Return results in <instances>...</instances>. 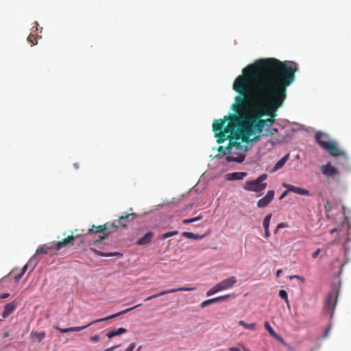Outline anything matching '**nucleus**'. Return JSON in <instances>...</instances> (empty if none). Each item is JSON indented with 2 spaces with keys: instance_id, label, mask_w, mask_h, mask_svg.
<instances>
[{
  "instance_id": "1",
  "label": "nucleus",
  "mask_w": 351,
  "mask_h": 351,
  "mask_svg": "<svg viewBox=\"0 0 351 351\" xmlns=\"http://www.w3.org/2000/svg\"><path fill=\"white\" fill-rule=\"evenodd\" d=\"M298 69L295 63L274 58L259 59L247 65L233 83V89L239 94L233 110L243 113L251 106L259 112V117L267 115L275 119Z\"/></svg>"
},
{
  "instance_id": "2",
  "label": "nucleus",
  "mask_w": 351,
  "mask_h": 351,
  "mask_svg": "<svg viewBox=\"0 0 351 351\" xmlns=\"http://www.w3.org/2000/svg\"><path fill=\"white\" fill-rule=\"evenodd\" d=\"M241 121L239 115L231 114L223 117V119H216L213 123V130L217 142L222 143L226 140L229 141L228 156L226 158L228 162H242L249 147L261 139V135H256L253 138H251L252 135H247Z\"/></svg>"
},
{
  "instance_id": "3",
  "label": "nucleus",
  "mask_w": 351,
  "mask_h": 351,
  "mask_svg": "<svg viewBox=\"0 0 351 351\" xmlns=\"http://www.w3.org/2000/svg\"><path fill=\"white\" fill-rule=\"evenodd\" d=\"M239 115L241 119V123L244 126V132L247 135L258 134L261 135L265 126L271 125L275 119H262L263 117H259V112L251 108L250 113H241Z\"/></svg>"
},
{
  "instance_id": "4",
  "label": "nucleus",
  "mask_w": 351,
  "mask_h": 351,
  "mask_svg": "<svg viewBox=\"0 0 351 351\" xmlns=\"http://www.w3.org/2000/svg\"><path fill=\"white\" fill-rule=\"evenodd\" d=\"M105 231H106V226L93 225L86 234H81V237H83L82 242L86 243L88 245L90 246L96 245L107 237V234L103 236L98 234L100 233H104Z\"/></svg>"
},
{
  "instance_id": "5",
  "label": "nucleus",
  "mask_w": 351,
  "mask_h": 351,
  "mask_svg": "<svg viewBox=\"0 0 351 351\" xmlns=\"http://www.w3.org/2000/svg\"><path fill=\"white\" fill-rule=\"evenodd\" d=\"M267 174L263 173L256 179L247 180L245 182L243 189L247 191L260 193L267 188V183L263 182L267 178Z\"/></svg>"
},
{
  "instance_id": "6",
  "label": "nucleus",
  "mask_w": 351,
  "mask_h": 351,
  "mask_svg": "<svg viewBox=\"0 0 351 351\" xmlns=\"http://www.w3.org/2000/svg\"><path fill=\"white\" fill-rule=\"evenodd\" d=\"M338 295V291L335 289L328 293L326 298V303L324 306V313L328 314L330 318L333 315L337 305Z\"/></svg>"
},
{
  "instance_id": "7",
  "label": "nucleus",
  "mask_w": 351,
  "mask_h": 351,
  "mask_svg": "<svg viewBox=\"0 0 351 351\" xmlns=\"http://www.w3.org/2000/svg\"><path fill=\"white\" fill-rule=\"evenodd\" d=\"M141 304H137L134 306H132L131 308H127V309H125L122 311H120L119 313H117L115 314H113L112 315H110V316H108L106 317H104V318H101V319H96L95 321H93L91 322H90L89 324H88L86 326H77V327H71V332H79V331H81L85 328H86L87 327H88L89 326L93 324H96V323H98V322H104V321H106V320H108V319H112V318H115V317H117L121 315H123L125 313H127L128 312L140 306Z\"/></svg>"
},
{
  "instance_id": "8",
  "label": "nucleus",
  "mask_w": 351,
  "mask_h": 351,
  "mask_svg": "<svg viewBox=\"0 0 351 351\" xmlns=\"http://www.w3.org/2000/svg\"><path fill=\"white\" fill-rule=\"evenodd\" d=\"M80 237H81V234H77L75 237L73 234L69 235L62 241L50 243V246L48 248H54L56 250H60L63 247L71 246L74 243L75 239Z\"/></svg>"
},
{
  "instance_id": "9",
  "label": "nucleus",
  "mask_w": 351,
  "mask_h": 351,
  "mask_svg": "<svg viewBox=\"0 0 351 351\" xmlns=\"http://www.w3.org/2000/svg\"><path fill=\"white\" fill-rule=\"evenodd\" d=\"M323 143V149L333 156H346V153L339 149L335 141H330L329 143Z\"/></svg>"
},
{
  "instance_id": "10",
  "label": "nucleus",
  "mask_w": 351,
  "mask_h": 351,
  "mask_svg": "<svg viewBox=\"0 0 351 351\" xmlns=\"http://www.w3.org/2000/svg\"><path fill=\"white\" fill-rule=\"evenodd\" d=\"M196 288L195 287H180V288H177V289H169V290H165V291H162L158 293H156V294H154V295H152L151 296H149L147 297V298L145 299V301H149L152 299H154V298H158L159 296H162V295H166V294H168V293H176V292H178V291H194L195 290Z\"/></svg>"
},
{
  "instance_id": "11",
  "label": "nucleus",
  "mask_w": 351,
  "mask_h": 351,
  "mask_svg": "<svg viewBox=\"0 0 351 351\" xmlns=\"http://www.w3.org/2000/svg\"><path fill=\"white\" fill-rule=\"evenodd\" d=\"M237 282V280L235 276H231L226 279L223 280L220 282L217 283V287L219 289L220 291L223 290L228 289L232 287Z\"/></svg>"
},
{
  "instance_id": "12",
  "label": "nucleus",
  "mask_w": 351,
  "mask_h": 351,
  "mask_svg": "<svg viewBox=\"0 0 351 351\" xmlns=\"http://www.w3.org/2000/svg\"><path fill=\"white\" fill-rule=\"evenodd\" d=\"M275 192L274 190H269L267 191L265 196L260 199L257 202V206L258 208L266 207L274 199Z\"/></svg>"
},
{
  "instance_id": "13",
  "label": "nucleus",
  "mask_w": 351,
  "mask_h": 351,
  "mask_svg": "<svg viewBox=\"0 0 351 351\" xmlns=\"http://www.w3.org/2000/svg\"><path fill=\"white\" fill-rule=\"evenodd\" d=\"M320 168L322 173L327 178L332 177L339 173L338 169L334 166L331 165L330 163L322 165Z\"/></svg>"
},
{
  "instance_id": "14",
  "label": "nucleus",
  "mask_w": 351,
  "mask_h": 351,
  "mask_svg": "<svg viewBox=\"0 0 351 351\" xmlns=\"http://www.w3.org/2000/svg\"><path fill=\"white\" fill-rule=\"evenodd\" d=\"M130 217H132V219H134V213L127 214L124 216H121V217H119L118 221L112 223L111 224V226H115L116 228H125L127 226L128 223H129V221H130L129 218Z\"/></svg>"
},
{
  "instance_id": "15",
  "label": "nucleus",
  "mask_w": 351,
  "mask_h": 351,
  "mask_svg": "<svg viewBox=\"0 0 351 351\" xmlns=\"http://www.w3.org/2000/svg\"><path fill=\"white\" fill-rule=\"evenodd\" d=\"M283 186L288 189V191H289V192H293L296 194L301 195H310V191L305 189H302V188L295 186L289 184H283Z\"/></svg>"
},
{
  "instance_id": "16",
  "label": "nucleus",
  "mask_w": 351,
  "mask_h": 351,
  "mask_svg": "<svg viewBox=\"0 0 351 351\" xmlns=\"http://www.w3.org/2000/svg\"><path fill=\"white\" fill-rule=\"evenodd\" d=\"M265 328L274 338L279 341L283 346H287V343L274 331L268 322H265Z\"/></svg>"
},
{
  "instance_id": "17",
  "label": "nucleus",
  "mask_w": 351,
  "mask_h": 351,
  "mask_svg": "<svg viewBox=\"0 0 351 351\" xmlns=\"http://www.w3.org/2000/svg\"><path fill=\"white\" fill-rule=\"evenodd\" d=\"M154 237V233L153 232H147L143 237L138 239L136 243L138 245H147L152 241Z\"/></svg>"
},
{
  "instance_id": "18",
  "label": "nucleus",
  "mask_w": 351,
  "mask_h": 351,
  "mask_svg": "<svg viewBox=\"0 0 351 351\" xmlns=\"http://www.w3.org/2000/svg\"><path fill=\"white\" fill-rule=\"evenodd\" d=\"M246 176H247L246 172H234V173H227L226 175V180H229V181L241 180Z\"/></svg>"
},
{
  "instance_id": "19",
  "label": "nucleus",
  "mask_w": 351,
  "mask_h": 351,
  "mask_svg": "<svg viewBox=\"0 0 351 351\" xmlns=\"http://www.w3.org/2000/svg\"><path fill=\"white\" fill-rule=\"evenodd\" d=\"M315 139L318 145L323 148V143H329V136L322 132H317L315 134Z\"/></svg>"
},
{
  "instance_id": "20",
  "label": "nucleus",
  "mask_w": 351,
  "mask_h": 351,
  "mask_svg": "<svg viewBox=\"0 0 351 351\" xmlns=\"http://www.w3.org/2000/svg\"><path fill=\"white\" fill-rule=\"evenodd\" d=\"M16 307V303L15 302H12L10 303H8L5 305L3 311L2 313L3 318L8 317L13 311L15 310Z\"/></svg>"
},
{
  "instance_id": "21",
  "label": "nucleus",
  "mask_w": 351,
  "mask_h": 351,
  "mask_svg": "<svg viewBox=\"0 0 351 351\" xmlns=\"http://www.w3.org/2000/svg\"><path fill=\"white\" fill-rule=\"evenodd\" d=\"M30 337L33 341L41 342L45 337V332L44 331H32Z\"/></svg>"
},
{
  "instance_id": "22",
  "label": "nucleus",
  "mask_w": 351,
  "mask_h": 351,
  "mask_svg": "<svg viewBox=\"0 0 351 351\" xmlns=\"http://www.w3.org/2000/svg\"><path fill=\"white\" fill-rule=\"evenodd\" d=\"M289 156V155L288 154L286 156H285L284 157H282L280 160H279L274 165V167L272 169V172H275V171H278V169H281L285 165L286 162L288 160Z\"/></svg>"
},
{
  "instance_id": "23",
  "label": "nucleus",
  "mask_w": 351,
  "mask_h": 351,
  "mask_svg": "<svg viewBox=\"0 0 351 351\" xmlns=\"http://www.w3.org/2000/svg\"><path fill=\"white\" fill-rule=\"evenodd\" d=\"M93 250L96 254H97L99 256H103V257H111V256L121 257L123 256L122 254H121L120 252H117L106 253V252H100V251H98L96 250Z\"/></svg>"
},
{
  "instance_id": "24",
  "label": "nucleus",
  "mask_w": 351,
  "mask_h": 351,
  "mask_svg": "<svg viewBox=\"0 0 351 351\" xmlns=\"http://www.w3.org/2000/svg\"><path fill=\"white\" fill-rule=\"evenodd\" d=\"M127 332V330L124 328H119L117 330H114L113 331L109 332L106 334V336L111 339L115 336L122 335L123 333H125Z\"/></svg>"
},
{
  "instance_id": "25",
  "label": "nucleus",
  "mask_w": 351,
  "mask_h": 351,
  "mask_svg": "<svg viewBox=\"0 0 351 351\" xmlns=\"http://www.w3.org/2000/svg\"><path fill=\"white\" fill-rule=\"evenodd\" d=\"M182 236H184L188 239H202L204 237V235L195 234H194L193 232H184L182 233Z\"/></svg>"
},
{
  "instance_id": "26",
  "label": "nucleus",
  "mask_w": 351,
  "mask_h": 351,
  "mask_svg": "<svg viewBox=\"0 0 351 351\" xmlns=\"http://www.w3.org/2000/svg\"><path fill=\"white\" fill-rule=\"evenodd\" d=\"M50 246V243L49 245H45L36 250V254H47L49 250H54V248H48Z\"/></svg>"
},
{
  "instance_id": "27",
  "label": "nucleus",
  "mask_w": 351,
  "mask_h": 351,
  "mask_svg": "<svg viewBox=\"0 0 351 351\" xmlns=\"http://www.w3.org/2000/svg\"><path fill=\"white\" fill-rule=\"evenodd\" d=\"M219 155L226 156V158L228 156V145L226 147L219 146L218 147Z\"/></svg>"
},
{
  "instance_id": "28",
  "label": "nucleus",
  "mask_w": 351,
  "mask_h": 351,
  "mask_svg": "<svg viewBox=\"0 0 351 351\" xmlns=\"http://www.w3.org/2000/svg\"><path fill=\"white\" fill-rule=\"evenodd\" d=\"M202 215H199V216H197L196 217L184 219L182 221V223H184V224H189V223H193V222H195V221H197L202 219Z\"/></svg>"
},
{
  "instance_id": "29",
  "label": "nucleus",
  "mask_w": 351,
  "mask_h": 351,
  "mask_svg": "<svg viewBox=\"0 0 351 351\" xmlns=\"http://www.w3.org/2000/svg\"><path fill=\"white\" fill-rule=\"evenodd\" d=\"M27 268H28V264L25 265L22 268L21 272L14 276V280H19V279H21L22 278V276H23V274L26 272Z\"/></svg>"
},
{
  "instance_id": "30",
  "label": "nucleus",
  "mask_w": 351,
  "mask_h": 351,
  "mask_svg": "<svg viewBox=\"0 0 351 351\" xmlns=\"http://www.w3.org/2000/svg\"><path fill=\"white\" fill-rule=\"evenodd\" d=\"M279 296L282 299L284 300L287 304H289V299H288V295H287V293L285 290H283V289H281L279 291Z\"/></svg>"
},
{
  "instance_id": "31",
  "label": "nucleus",
  "mask_w": 351,
  "mask_h": 351,
  "mask_svg": "<svg viewBox=\"0 0 351 351\" xmlns=\"http://www.w3.org/2000/svg\"><path fill=\"white\" fill-rule=\"evenodd\" d=\"M178 234V231L177 230H175V231H171V232H166V233H164L162 235V239H166L170 237H173V236H175V235H177Z\"/></svg>"
},
{
  "instance_id": "32",
  "label": "nucleus",
  "mask_w": 351,
  "mask_h": 351,
  "mask_svg": "<svg viewBox=\"0 0 351 351\" xmlns=\"http://www.w3.org/2000/svg\"><path fill=\"white\" fill-rule=\"evenodd\" d=\"M220 291L219 289L217 287V285H215L213 288H211L210 290H208L206 293L207 296L212 295L215 294L217 292Z\"/></svg>"
},
{
  "instance_id": "33",
  "label": "nucleus",
  "mask_w": 351,
  "mask_h": 351,
  "mask_svg": "<svg viewBox=\"0 0 351 351\" xmlns=\"http://www.w3.org/2000/svg\"><path fill=\"white\" fill-rule=\"evenodd\" d=\"M27 40L28 42L32 45H35L37 44V39L36 38L32 35V34H30L28 38H27Z\"/></svg>"
},
{
  "instance_id": "34",
  "label": "nucleus",
  "mask_w": 351,
  "mask_h": 351,
  "mask_svg": "<svg viewBox=\"0 0 351 351\" xmlns=\"http://www.w3.org/2000/svg\"><path fill=\"white\" fill-rule=\"evenodd\" d=\"M228 297H229V295H222V296H219L217 298H211V300L213 301V303H215L217 302L222 301Z\"/></svg>"
},
{
  "instance_id": "35",
  "label": "nucleus",
  "mask_w": 351,
  "mask_h": 351,
  "mask_svg": "<svg viewBox=\"0 0 351 351\" xmlns=\"http://www.w3.org/2000/svg\"><path fill=\"white\" fill-rule=\"evenodd\" d=\"M325 211L326 213H330L332 210V204L329 201H326L324 205Z\"/></svg>"
},
{
  "instance_id": "36",
  "label": "nucleus",
  "mask_w": 351,
  "mask_h": 351,
  "mask_svg": "<svg viewBox=\"0 0 351 351\" xmlns=\"http://www.w3.org/2000/svg\"><path fill=\"white\" fill-rule=\"evenodd\" d=\"M213 304V303L212 300H211V299H208V300H205V301L202 302L201 303V304H200V306H201L202 308H205V307H206L207 306H208V305H210V304Z\"/></svg>"
},
{
  "instance_id": "37",
  "label": "nucleus",
  "mask_w": 351,
  "mask_h": 351,
  "mask_svg": "<svg viewBox=\"0 0 351 351\" xmlns=\"http://www.w3.org/2000/svg\"><path fill=\"white\" fill-rule=\"evenodd\" d=\"M244 328L251 330H254L256 328V324L255 323H252L250 324H245Z\"/></svg>"
},
{
  "instance_id": "38",
  "label": "nucleus",
  "mask_w": 351,
  "mask_h": 351,
  "mask_svg": "<svg viewBox=\"0 0 351 351\" xmlns=\"http://www.w3.org/2000/svg\"><path fill=\"white\" fill-rule=\"evenodd\" d=\"M56 329L57 330H58L59 332H60L61 333H66V332H71V327L66 328H61L59 327H56Z\"/></svg>"
},
{
  "instance_id": "39",
  "label": "nucleus",
  "mask_w": 351,
  "mask_h": 351,
  "mask_svg": "<svg viewBox=\"0 0 351 351\" xmlns=\"http://www.w3.org/2000/svg\"><path fill=\"white\" fill-rule=\"evenodd\" d=\"M286 226H287L286 224L284 223H280L278 224L276 229L274 230V233L276 234L278 232L279 229H280L282 228H285Z\"/></svg>"
},
{
  "instance_id": "40",
  "label": "nucleus",
  "mask_w": 351,
  "mask_h": 351,
  "mask_svg": "<svg viewBox=\"0 0 351 351\" xmlns=\"http://www.w3.org/2000/svg\"><path fill=\"white\" fill-rule=\"evenodd\" d=\"M90 341H93V342H97V341H99L100 340V337L98 335H95L94 336H91L90 337Z\"/></svg>"
},
{
  "instance_id": "41",
  "label": "nucleus",
  "mask_w": 351,
  "mask_h": 351,
  "mask_svg": "<svg viewBox=\"0 0 351 351\" xmlns=\"http://www.w3.org/2000/svg\"><path fill=\"white\" fill-rule=\"evenodd\" d=\"M289 278H290V279H293V278L299 279V280H300L302 282H304V278H302V277H301L300 276H298V275L290 276H289Z\"/></svg>"
},
{
  "instance_id": "42",
  "label": "nucleus",
  "mask_w": 351,
  "mask_h": 351,
  "mask_svg": "<svg viewBox=\"0 0 351 351\" xmlns=\"http://www.w3.org/2000/svg\"><path fill=\"white\" fill-rule=\"evenodd\" d=\"M321 252V250L319 248L317 249L312 254V257L313 258H315L317 257V256Z\"/></svg>"
},
{
  "instance_id": "43",
  "label": "nucleus",
  "mask_w": 351,
  "mask_h": 351,
  "mask_svg": "<svg viewBox=\"0 0 351 351\" xmlns=\"http://www.w3.org/2000/svg\"><path fill=\"white\" fill-rule=\"evenodd\" d=\"M136 346L135 343H132L125 351H132Z\"/></svg>"
},
{
  "instance_id": "44",
  "label": "nucleus",
  "mask_w": 351,
  "mask_h": 351,
  "mask_svg": "<svg viewBox=\"0 0 351 351\" xmlns=\"http://www.w3.org/2000/svg\"><path fill=\"white\" fill-rule=\"evenodd\" d=\"M289 192V191H288V189H287L286 191H285L280 196L279 199H282L284 197H285L287 195V193Z\"/></svg>"
},
{
  "instance_id": "45",
  "label": "nucleus",
  "mask_w": 351,
  "mask_h": 351,
  "mask_svg": "<svg viewBox=\"0 0 351 351\" xmlns=\"http://www.w3.org/2000/svg\"><path fill=\"white\" fill-rule=\"evenodd\" d=\"M112 223H110V222H107L105 224H104L103 226H106V230H108L109 228H116V226H111Z\"/></svg>"
},
{
  "instance_id": "46",
  "label": "nucleus",
  "mask_w": 351,
  "mask_h": 351,
  "mask_svg": "<svg viewBox=\"0 0 351 351\" xmlns=\"http://www.w3.org/2000/svg\"><path fill=\"white\" fill-rule=\"evenodd\" d=\"M331 328V326H329L324 332V337H327L329 335L330 330Z\"/></svg>"
},
{
  "instance_id": "47",
  "label": "nucleus",
  "mask_w": 351,
  "mask_h": 351,
  "mask_svg": "<svg viewBox=\"0 0 351 351\" xmlns=\"http://www.w3.org/2000/svg\"><path fill=\"white\" fill-rule=\"evenodd\" d=\"M119 347V345L114 346H112L110 348H108L106 349L104 351H113V350H114L116 348H117Z\"/></svg>"
},
{
  "instance_id": "48",
  "label": "nucleus",
  "mask_w": 351,
  "mask_h": 351,
  "mask_svg": "<svg viewBox=\"0 0 351 351\" xmlns=\"http://www.w3.org/2000/svg\"><path fill=\"white\" fill-rule=\"evenodd\" d=\"M272 217V215L271 214H268L264 219L263 221H267V222H270V220H271V218Z\"/></svg>"
},
{
  "instance_id": "49",
  "label": "nucleus",
  "mask_w": 351,
  "mask_h": 351,
  "mask_svg": "<svg viewBox=\"0 0 351 351\" xmlns=\"http://www.w3.org/2000/svg\"><path fill=\"white\" fill-rule=\"evenodd\" d=\"M263 226L264 229H269V222H267V221H263Z\"/></svg>"
},
{
  "instance_id": "50",
  "label": "nucleus",
  "mask_w": 351,
  "mask_h": 351,
  "mask_svg": "<svg viewBox=\"0 0 351 351\" xmlns=\"http://www.w3.org/2000/svg\"><path fill=\"white\" fill-rule=\"evenodd\" d=\"M270 236V232L269 229H265V237L268 238Z\"/></svg>"
},
{
  "instance_id": "51",
  "label": "nucleus",
  "mask_w": 351,
  "mask_h": 351,
  "mask_svg": "<svg viewBox=\"0 0 351 351\" xmlns=\"http://www.w3.org/2000/svg\"><path fill=\"white\" fill-rule=\"evenodd\" d=\"M228 350L229 351H241L240 349L237 347H230Z\"/></svg>"
},
{
  "instance_id": "52",
  "label": "nucleus",
  "mask_w": 351,
  "mask_h": 351,
  "mask_svg": "<svg viewBox=\"0 0 351 351\" xmlns=\"http://www.w3.org/2000/svg\"><path fill=\"white\" fill-rule=\"evenodd\" d=\"M282 274V270L281 269H278L277 271H276V277L278 278L280 277V274Z\"/></svg>"
},
{
  "instance_id": "53",
  "label": "nucleus",
  "mask_w": 351,
  "mask_h": 351,
  "mask_svg": "<svg viewBox=\"0 0 351 351\" xmlns=\"http://www.w3.org/2000/svg\"><path fill=\"white\" fill-rule=\"evenodd\" d=\"M238 323L240 326H243V328L245 326V324H246L243 320H240Z\"/></svg>"
},
{
  "instance_id": "54",
  "label": "nucleus",
  "mask_w": 351,
  "mask_h": 351,
  "mask_svg": "<svg viewBox=\"0 0 351 351\" xmlns=\"http://www.w3.org/2000/svg\"><path fill=\"white\" fill-rule=\"evenodd\" d=\"M9 295H10V294H9V293H4V294L1 296V298H8V297H9Z\"/></svg>"
},
{
  "instance_id": "55",
  "label": "nucleus",
  "mask_w": 351,
  "mask_h": 351,
  "mask_svg": "<svg viewBox=\"0 0 351 351\" xmlns=\"http://www.w3.org/2000/svg\"><path fill=\"white\" fill-rule=\"evenodd\" d=\"M337 228H333L330 230V234H333L334 232H337Z\"/></svg>"
},
{
  "instance_id": "56",
  "label": "nucleus",
  "mask_w": 351,
  "mask_h": 351,
  "mask_svg": "<svg viewBox=\"0 0 351 351\" xmlns=\"http://www.w3.org/2000/svg\"><path fill=\"white\" fill-rule=\"evenodd\" d=\"M73 166H74V167H75V169H78V168H79V165H78V163H76V162H75V163H74V164H73Z\"/></svg>"
},
{
  "instance_id": "57",
  "label": "nucleus",
  "mask_w": 351,
  "mask_h": 351,
  "mask_svg": "<svg viewBox=\"0 0 351 351\" xmlns=\"http://www.w3.org/2000/svg\"><path fill=\"white\" fill-rule=\"evenodd\" d=\"M335 243H337V241H336V240H334L333 241H332V242H331V243H330V244H331V245H334V244H335Z\"/></svg>"
},
{
  "instance_id": "58",
  "label": "nucleus",
  "mask_w": 351,
  "mask_h": 351,
  "mask_svg": "<svg viewBox=\"0 0 351 351\" xmlns=\"http://www.w3.org/2000/svg\"><path fill=\"white\" fill-rule=\"evenodd\" d=\"M288 349L291 350V346L287 343V346H285Z\"/></svg>"
},
{
  "instance_id": "59",
  "label": "nucleus",
  "mask_w": 351,
  "mask_h": 351,
  "mask_svg": "<svg viewBox=\"0 0 351 351\" xmlns=\"http://www.w3.org/2000/svg\"><path fill=\"white\" fill-rule=\"evenodd\" d=\"M273 131H274V132H276L278 130H277V129H273Z\"/></svg>"
},
{
  "instance_id": "60",
  "label": "nucleus",
  "mask_w": 351,
  "mask_h": 351,
  "mask_svg": "<svg viewBox=\"0 0 351 351\" xmlns=\"http://www.w3.org/2000/svg\"><path fill=\"white\" fill-rule=\"evenodd\" d=\"M5 337H8V333H6V334L5 335Z\"/></svg>"
},
{
  "instance_id": "61",
  "label": "nucleus",
  "mask_w": 351,
  "mask_h": 351,
  "mask_svg": "<svg viewBox=\"0 0 351 351\" xmlns=\"http://www.w3.org/2000/svg\"><path fill=\"white\" fill-rule=\"evenodd\" d=\"M245 351H249V350H247V349H245Z\"/></svg>"
},
{
  "instance_id": "62",
  "label": "nucleus",
  "mask_w": 351,
  "mask_h": 351,
  "mask_svg": "<svg viewBox=\"0 0 351 351\" xmlns=\"http://www.w3.org/2000/svg\"><path fill=\"white\" fill-rule=\"evenodd\" d=\"M1 321V319H0V322Z\"/></svg>"
}]
</instances>
